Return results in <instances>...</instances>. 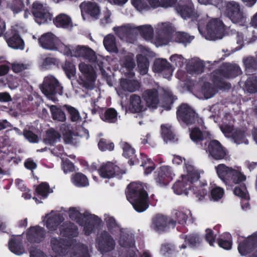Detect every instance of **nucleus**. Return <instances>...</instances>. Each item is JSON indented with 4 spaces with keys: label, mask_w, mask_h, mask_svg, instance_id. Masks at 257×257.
<instances>
[{
    "label": "nucleus",
    "mask_w": 257,
    "mask_h": 257,
    "mask_svg": "<svg viewBox=\"0 0 257 257\" xmlns=\"http://www.w3.org/2000/svg\"><path fill=\"white\" fill-rule=\"evenodd\" d=\"M63 69L65 71L67 77L70 79L75 76L76 68L73 63L69 61H66L63 66Z\"/></svg>",
    "instance_id": "4d7b16f0"
},
{
    "label": "nucleus",
    "mask_w": 257,
    "mask_h": 257,
    "mask_svg": "<svg viewBox=\"0 0 257 257\" xmlns=\"http://www.w3.org/2000/svg\"><path fill=\"white\" fill-rule=\"evenodd\" d=\"M60 234L64 237L72 238L77 236L78 228L73 222L66 221L59 227Z\"/></svg>",
    "instance_id": "5701e85b"
},
{
    "label": "nucleus",
    "mask_w": 257,
    "mask_h": 257,
    "mask_svg": "<svg viewBox=\"0 0 257 257\" xmlns=\"http://www.w3.org/2000/svg\"><path fill=\"white\" fill-rule=\"evenodd\" d=\"M133 5L139 11L150 10V7L145 0H132Z\"/></svg>",
    "instance_id": "bf43d9fd"
},
{
    "label": "nucleus",
    "mask_w": 257,
    "mask_h": 257,
    "mask_svg": "<svg viewBox=\"0 0 257 257\" xmlns=\"http://www.w3.org/2000/svg\"><path fill=\"white\" fill-rule=\"evenodd\" d=\"M84 56L83 58L88 60L90 62H95L97 61V56L95 52L91 48L86 47L84 51Z\"/></svg>",
    "instance_id": "e2e57ef3"
},
{
    "label": "nucleus",
    "mask_w": 257,
    "mask_h": 257,
    "mask_svg": "<svg viewBox=\"0 0 257 257\" xmlns=\"http://www.w3.org/2000/svg\"><path fill=\"white\" fill-rule=\"evenodd\" d=\"M61 135L57 131L53 128H50L46 132V137L44 139V142L51 146L60 140Z\"/></svg>",
    "instance_id": "72a5a7b5"
},
{
    "label": "nucleus",
    "mask_w": 257,
    "mask_h": 257,
    "mask_svg": "<svg viewBox=\"0 0 257 257\" xmlns=\"http://www.w3.org/2000/svg\"><path fill=\"white\" fill-rule=\"evenodd\" d=\"M84 10L86 14L91 17L97 19L100 14V10L97 4L95 2H88L84 5Z\"/></svg>",
    "instance_id": "4c0bfd02"
},
{
    "label": "nucleus",
    "mask_w": 257,
    "mask_h": 257,
    "mask_svg": "<svg viewBox=\"0 0 257 257\" xmlns=\"http://www.w3.org/2000/svg\"><path fill=\"white\" fill-rule=\"evenodd\" d=\"M72 182L77 187H85L89 185L86 176L81 173H76L72 176Z\"/></svg>",
    "instance_id": "79ce46f5"
},
{
    "label": "nucleus",
    "mask_w": 257,
    "mask_h": 257,
    "mask_svg": "<svg viewBox=\"0 0 257 257\" xmlns=\"http://www.w3.org/2000/svg\"><path fill=\"white\" fill-rule=\"evenodd\" d=\"M67 110L70 115L71 121H77L80 118V116L78 111L74 107L68 106L67 107Z\"/></svg>",
    "instance_id": "69168bd1"
},
{
    "label": "nucleus",
    "mask_w": 257,
    "mask_h": 257,
    "mask_svg": "<svg viewBox=\"0 0 257 257\" xmlns=\"http://www.w3.org/2000/svg\"><path fill=\"white\" fill-rule=\"evenodd\" d=\"M191 189L192 190H191V192L193 194H195V196L198 198L199 200H202L207 194V190L202 187L199 188L192 187Z\"/></svg>",
    "instance_id": "680f3d73"
},
{
    "label": "nucleus",
    "mask_w": 257,
    "mask_h": 257,
    "mask_svg": "<svg viewBox=\"0 0 257 257\" xmlns=\"http://www.w3.org/2000/svg\"><path fill=\"white\" fill-rule=\"evenodd\" d=\"M257 247V235L253 234L238 246V250L241 255H246L252 252Z\"/></svg>",
    "instance_id": "6ab92c4d"
},
{
    "label": "nucleus",
    "mask_w": 257,
    "mask_h": 257,
    "mask_svg": "<svg viewBox=\"0 0 257 257\" xmlns=\"http://www.w3.org/2000/svg\"><path fill=\"white\" fill-rule=\"evenodd\" d=\"M225 27L226 26L220 19H213L207 24V33L210 35L212 39H220L222 37Z\"/></svg>",
    "instance_id": "9b49d317"
},
{
    "label": "nucleus",
    "mask_w": 257,
    "mask_h": 257,
    "mask_svg": "<svg viewBox=\"0 0 257 257\" xmlns=\"http://www.w3.org/2000/svg\"><path fill=\"white\" fill-rule=\"evenodd\" d=\"M120 86L124 91L132 92L139 88V84L137 80L121 78L120 80Z\"/></svg>",
    "instance_id": "473e14b6"
},
{
    "label": "nucleus",
    "mask_w": 257,
    "mask_h": 257,
    "mask_svg": "<svg viewBox=\"0 0 257 257\" xmlns=\"http://www.w3.org/2000/svg\"><path fill=\"white\" fill-rule=\"evenodd\" d=\"M79 69L87 82H94L95 81L96 73L91 65L81 63L79 65Z\"/></svg>",
    "instance_id": "bb28decb"
},
{
    "label": "nucleus",
    "mask_w": 257,
    "mask_h": 257,
    "mask_svg": "<svg viewBox=\"0 0 257 257\" xmlns=\"http://www.w3.org/2000/svg\"><path fill=\"white\" fill-rule=\"evenodd\" d=\"M224 15L228 18L233 23L244 26L246 17L240 9L238 3L234 1L228 2L225 6Z\"/></svg>",
    "instance_id": "39448f33"
},
{
    "label": "nucleus",
    "mask_w": 257,
    "mask_h": 257,
    "mask_svg": "<svg viewBox=\"0 0 257 257\" xmlns=\"http://www.w3.org/2000/svg\"><path fill=\"white\" fill-rule=\"evenodd\" d=\"M204 65L200 62H195L191 65L190 70L194 74H199L204 71Z\"/></svg>",
    "instance_id": "774afa93"
},
{
    "label": "nucleus",
    "mask_w": 257,
    "mask_h": 257,
    "mask_svg": "<svg viewBox=\"0 0 257 257\" xmlns=\"http://www.w3.org/2000/svg\"><path fill=\"white\" fill-rule=\"evenodd\" d=\"M190 138L197 145H200L201 148L206 146V143L211 139L209 132L202 131L199 127H193L190 131Z\"/></svg>",
    "instance_id": "ddd939ff"
},
{
    "label": "nucleus",
    "mask_w": 257,
    "mask_h": 257,
    "mask_svg": "<svg viewBox=\"0 0 257 257\" xmlns=\"http://www.w3.org/2000/svg\"><path fill=\"white\" fill-rule=\"evenodd\" d=\"M32 13L36 22L39 24H44L52 19V15L49 13L48 9L37 1L34 2L32 5Z\"/></svg>",
    "instance_id": "0eeeda50"
},
{
    "label": "nucleus",
    "mask_w": 257,
    "mask_h": 257,
    "mask_svg": "<svg viewBox=\"0 0 257 257\" xmlns=\"http://www.w3.org/2000/svg\"><path fill=\"white\" fill-rule=\"evenodd\" d=\"M53 23L57 27L67 28L71 24V19L66 14H60L53 20Z\"/></svg>",
    "instance_id": "e433bc0d"
},
{
    "label": "nucleus",
    "mask_w": 257,
    "mask_h": 257,
    "mask_svg": "<svg viewBox=\"0 0 257 257\" xmlns=\"http://www.w3.org/2000/svg\"><path fill=\"white\" fill-rule=\"evenodd\" d=\"M42 90L47 96H53L56 94L62 95L63 93V87L58 80L52 76L44 79Z\"/></svg>",
    "instance_id": "6e6552de"
},
{
    "label": "nucleus",
    "mask_w": 257,
    "mask_h": 257,
    "mask_svg": "<svg viewBox=\"0 0 257 257\" xmlns=\"http://www.w3.org/2000/svg\"><path fill=\"white\" fill-rule=\"evenodd\" d=\"M176 115L178 121L187 125L197 122L198 125L202 126L203 123L202 118L199 117L194 109L187 103H182L177 107Z\"/></svg>",
    "instance_id": "20e7f679"
},
{
    "label": "nucleus",
    "mask_w": 257,
    "mask_h": 257,
    "mask_svg": "<svg viewBox=\"0 0 257 257\" xmlns=\"http://www.w3.org/2000/svg\"><path fill=\"white\" fill-rule=\"evenodd\" d=\"M153 70L157 73H163L165 78H169L172 75V66L167 60L164 59H156L154 62Z\"/></svg>",
    "instance_id": "a211bd4d"
},
{
    "label": "nucleus",
    "mask_w": 257,
    "mask_h": 257,
    "mask_svg": "<svg viewBox=\"0 0 257 257\" xmlns=\"http://www.w3.org/2000/svg\"><path fill=\"white\" fill-rule=\"evenodd\" d=\"M216 173L220 179L226 186V189L232 188L235 185L234 194L245 200L249 199L245 184L243 183L246 179V176L240 171L229 167L224 164H220L215 167Z\"/></svg>",
    "instance_id": "f257e3e1"
},
{
    "label": "nucleus",
    "mask_w": 257,
    "mask_h": 257,
    "mask_svg": "<svg viewBox=\"0 0 257 257\" xmlns=\"http://www.w3.org/2000/svg\"><path fill=\"white\" fill-rule=\"evenodd\" d=\"M247 91L251 93L257 92V76H250L245 83Z\"/></svg>",
    "instance_id": "3c124183"
},
{
    "label": "nucleus",
    "mask_w": 257,
    "mask_h": 257,
    "mask_svg": "<svg viewBox=\"0 0 257 257\" xmlns=\"http://www.w3.org/2000/svg\"><path fill=\"white\" fill-rule=\"evenodd\" d=\"M212 82L215 88L220 90H229L231 88V85L229 82L224 81V79L220 76L213 75Z\"/></svg>",
    "instance_id": "ea45409f"
},
{
    "label": "nucleus",
    "mask_w": 257,
    "mask_h": 257,
    "mask_svg": "<svg viewBox=\"0 0 257 257\" xmlns=\"http://www.w3.org/2000/svg\"><path fill=\"white\" fill-rule=\"evenodd\" d=\"M202 92L206 98L213 97L217 92V89L212 86L209 82L204 83L202 87Z\"/></svg>",
    "instance_id": "864d4df0"
},
{
    "label": "nucleus",
    "mask_w": 257,
    "mask_h": 257,
    "mask_svg": "<svg viewBox=\"0 0 257 257\" xmlns=\"http://www.w3.org/2000/svg\"><path fill=\"white\" fill-rule=\"evenodd\" d=\"M209 157L215 160H226L228 156V152L225 148L216 140L211 139L206 143V146L202 148Z\"/></svg>",
    "instance_id": "423d86ee"
},
{
    "label": "nucleus",
    "mask_w": 257,
    "mask_h": 257,
    "mask_svg": "<svg viewBox=\"0 0 257 257\" xmlns=\"http://www.w3.org/2000/svg\"><path fill=\"white\" fill-rule=\"evenodd\" d=\"M122 61L123 66L126 68L128 71L132 70L136 66L133 58L130 56H125Z\"/></svg>",
    "instance_id": "0e129e2a"
},
{
    "label": "nucleus",
    "mask_w": 257,
    "mask_h": 257,
    "mask_svg": "<svg viewBox=\"0 0 257 257\" xmlns=\"http://www.w3.org/2000/svg\"><path fill=\"white\" fill-rule=\"evenodd\" d=\"M61 222L62 218L59 215H52L47 219L46 226L50 231H55Z\"/></svg>",
    "instance_id": "c03bdc74"
},
{
    "label": "nucleus",
    "mask_w": 257,
    "mask_h": 257,
    "mask_svg": "<svg viewBox=\"0 0 257 257\" xmlns=\"http://www.w3.org/2000/svg\"><path fill=\"white\" fill-rule=\"evenodd\" d=\"M224 194V189L220 187L215 186L210 190V197L214 201L221 199Z\"/></svg>",
    "instance_id": "13d9d810"
},
{
    "label": "nucleus",
    "mask_w": 257,
    "mask_h": 257,
    "mask_svg": "<svg viewBox=\"0 0 257 257\" xmlns=\"http://www.w3.org/2000/svg\"><path fill=\"white\" fill-rule=\"evenodd\" d=\"M140 166L144 168V174L149 175L151 174L155 169V165L153 161L148 158V156L143 153H140Z\"/></svg>",
    "instance_id": "2f4dec72"
},
{
    "label": "nucleus",
    "mask_w": 257,
    "mask_h": 257,
    "mask_svg": "<svg viewBox=\"0 0 257 257\" xmlns=\"http://www.w3.org/2000/svg\"><path fill=\"white\" fill-rule=\"evenodd\" d=\"M231 137L234 142L237 144H248V141L246 139L245 132L244 131L236 130L233 132Z\"/></svg>",
    "instance_id": "8fccbe9b"
},
{
    "label": "nucleus",
    "mask_w": 257,
    "mask_h": 257,
    "mask_svg": "<svg viewBox=\"0 0 257 257\" xmlns=\"http://www.w3.org/2000/svg\"><path fill=\"white\" fill-rule=\"evenodd\" d=\"M120 237L118 241L119 244L124 248L132 247L135 245V240L128 233L120 231Z\"/></svg>",
    "instance_id": "c9c22d12"
},
{
    "label": "nucleus",
    "mask_w": 257,
    "mask_h": 257,
    "mask_svg": "<svg viewBox=\"0 0 257 257\" xmlns=\"http://www.w3.org/2000/svg\"><path fill=\"white\" fill-rule=\"evenodd\" d=\"M117 111L111 107L100 108L99 111L100 118L102 120L107 123H116L117 121Z\"/></svg>",
    "instance_id": "b1692460"
},
{
    "label": "nucleus",
    "mask_w": 257,
    "mask_h": 257,
    "mask_svg": "<svg viewBox=\"0 0 257 257\" xmlns=\"http://www.w3.org/2000/svg\"><path fill=\"white\" fill-rule=\"evenodd\" d=\"M46 235L43 227L39 225L31 226L27 230V239L30 243H40L42 241Z\"/></svg>",
    "instance_id": "dca6fc26"
},
{
    "label": "nucleus",
    "mask_w": 257,
    "mask_h": 257,
    "mask_svg": "<svg viewBox=\"0 0 257 257\" xmlns=\"http://www.w3.org/2000/svg\"><path fill=\"white\" fill-rule=\"evenodd\" d=\"M177 10L181 16L185 19L193 18L195 16L194 5L192 3H188L187 4L183 5H179L177 8Z\"/></svg>",
    "instance_id": "7c9ffc66"
},
{
    "label": "nucleus",
    "mask_w": 257,
    "mask_h": 257,
    "mask_svg": "<svg viewBox=\"0 0 257 257\" xmlns=\"http://www.w3.org/2000/svg\"><path fill=\"white\" fill-rule=\"evenodd\" d=\"M194 38V36L182 32H177L174 36V41L176 42L182 44L184 46H186L187 44L190 43Z\"/></svg>",
    "instance_id": "a18cd8bd"
},
{
    "label": "nucleus",
    "mask_w": 257,
    "mask_h": 257,
    "mask_svg": "<svg viewBox=\"0 0 257 257\" xmlns=\"http://www.w3.org/2000/svg\"><path fill=\"white\" fill-rule=\"evenodd\" d=\"M200 177V173L198 171L193 168H189L188 169L187 174L186 176H182V178H183V180L186 181L188 184H190L191 187H193L192 184L197 181Z\"/></svg>",
    "instance_id": "58836bf2"
},
{
    "label": "nucleus",
    "mask_w": 257,
    "mask_h": 257,
    "mask_svg": "<svg viewBox=\"0 0 257 257\" xmlns=\"http://www.w3.org/2000/svg\"><path fill=\"white\" fill-rule=\"evenodd\" d=\"M70 212L69 216L71 218H75L77 223L80 226H83V230L86 235H89L95 230V227L99 225L101 221V219L96 215L91 214L88 211H85L83 214L79 211L75 210L74 208Z\"/></svg>",
    "instance_id": "7ed1b4c3"
},
{
    "label": "nucleus",
    "mask_w": 257,
    "mask_h": 257,
    "mask_svg": "<svg viewBox=\"0 0 257 257\" xmlns=\"http://www.w3.org/2000/svg\"><path fill=\"white\" fill-rule=\"evenodd\" d=\"M129 109L133 113L142 112L146 109L141 98L137 94H133L130 96Z\"/></svg>",
    "instance_id": "cd10ccee"
},
{
    "label": "nucleus",
    "mask_w": 257,
    "mask_h": 257,
    "mask_svg": "<svg viewBox=\"0 0 257 257\" xmlns=\"http://www.w3.org/2000/svg\"><path fill=\"white\" fill-rule=\"evenodd\" d=\"M98 173L103 179H110L124 173L118 166L110 162L101 164L98 168Z\"/></svg>",
    "instance_id": "9d476101"
},
{
    "label": "nucleus",
    "mask_w": 257,
    "mask_h": 257,
    "mask_svg": "<svg viewBox=\"0 0 257 257\" xmlns=\"http://www.w3.org/2000/svg\"><path fill=\"white\" fill-rule=\"evenodd\" d=\"M50 111L52 118L55 120L64 122L66 120V115L61 108L56 105H52L50 107Z\"/></svg>",
    "instance_id": "49530a36"
},
{
    "label": "nucleus",
    "mask_w": 257,
    "mask_h": 257,
    "mask_svg": "<svg viewBox=\"0 0 257 257\" xmlns=\"http://www.w3.org/2000/svg\"><path fill=\"white\" fill-rule=\"evenodd\" d=\"M121 147L123 150L122 156L128 159V164L130 166L139 165L140 160L135 154L136 151L131 145L126 142H122Z\"/></svg>",
    "instance_id": "412c9836"
},
{
    "label": "nucleus",
    "mask_w": 257,
    "mask_h": 257,
    "mask_svg": "<svg viewBox=\"0 0 257 257\" xmlns=\"http://www.w3.org/2000/svg\"><path fill=\"white\" fill-rule=\"evenodd\" d=\"M241 72L240 67L235 64L226 63L219 71L221 76L226 78H233L237 76Z\"/></svg>",
    "instance_id": "a878e982"
},
{
    "label": "nucleus",
    "mask_w": 257,
    "mask_h": 257,
    "mask_svg": "<svg viewBox=\"0 0 257 257\" xmlns=\"http://www.w3.org/2000/svg\"><path fill=\"white\" fill-rule=\"evenodd\" d=\"M190 184L186 181L183 180V178L181 181L178 180L173 185L172 188L175 193L178 195H181L182 194L185 195H188L189 192L192 190Z\"/></svg>",
    "instance_id": "c756f323"
},
{
    "label": "nucleus",
    "mask_w": 257,
    "mask_h": 257,
    "mask_svg": "<svg viewBox=\"0 0 257 257\" xmlns=\"http://www.w3.org/2000/svg\"><path fill=\"white\" fill-rule=\"evenodd\" d=\"M10 250L16 255H20L25 253L23 237L21 235H13L9 241Z\"/></svg>",
    "instance_id": "4be33fe9"
},
{
    "label": "nucleus",
    "mask_w": 257,
    "mask_h": 257,
    "mask_svg": "<svg viewBox=\"0 0 257 257\" xmlns=\"http://www.w3.org/2000/svg\"><path fill=\"white\" fill-rule=\"evenodd\" d=\"M151 228L161 233L168 230V218L162 215H157L152 220Z\"/></svg>",
    "instance_id": "393cba45"
},
{
    "label": "nucleus",
    "mask_w": 257,
    "mask_h": 257,
    "mask_svg": "<svg viewBox=\"0 0 257 257\" xmlns=\"http://www.w3.org/2000/svg\"><path fill=\"white\" fill-rule=\"evenodd\" d=\"M58 38L52 33L47 32L43 34L38 39L40 46L44 49L54 50L56 49Z\"/></svg>",
    "instance_id": "f3484780"
},
{
    "label": "nucleus",
    "mask_w": 257,
    "mask_h": 257,
    "mask_svg": "<svg viewBox=\"0 0 257 257\" xmlns=\"http://www.w3.org/2000/svg\"><path fill=\"white\" fill-rule=\"evenodd\" d=\"M106 225L108 231L112 235H115L120 231L123 230L120 226L116 222L114 217L109 216L105 219Z\"/></svg>",
    "instance_id": "f704fd0d"
},
{
    "label": "nucleus",
    "mask_w": 257,
    "mask_h": 257,
    "mask_svg": "<svg viewBox=\"0 0 257 257\" xmlns=\"http://www.w3.org/2000/svg\"><path fill=\"white\" fill-rule=\"evenodd\" d=\"M142 98L149 107L156 108L159 103V92L156 88L145 90L142 93Z\"/></svg>",
    "instance_id": "aec40b11"
},
{
    "label": "nucleus",
    "mask_w": 257,
    "mask_h": 257,
    "mask_svg": "<svg viewBox=\"0 0 257 257\" xmlns=\"http://www.w3.org/2000/svg\"><path fill=\"white\" fill-rule=\"evenodd\" d=\"M138 30L141 36L145 39L150 40L152 38L153 35V29L150 25L140 26Z\"/></svg>",
    "instance_id": "6e6d98bb"
},
{
    "label": "nucleus",
    "mask_w": 257,
    "mask_h": 257,
    "mask_svg": "<svg viewBox=\"0 0 257 257\" xmlns=\"http://www.w3.org/2000/svg\"><path fill=\"white\" fill-rule=\"evenodd\" d=\"M53 251L57 255L64 256L67 253L68 241L63 238L52 237L50 241Z\"/></svg>",
    "instance_id": "4468645a"
},
{
    "label": "nucleus",
    "mask_w": 257,
    "mask_h": 257,
    "mask_svg": "<svg viewBox=\"0 0 257 257\" xmlns=\"http://www.w3.org/2000/svg\"><path fill=\"white\" fill-rule=\"evenodd\" d=\"M13 158L8 148L0 150V166L5 167L11 162Z\"/></svg>",
    "instance_id": "603ef678"
},
{
    "label": "nucleus",
    "mask_w": 257,
    "mask_h": 257,
    "mask_svg": "<svg viewBox=\"0 0 257 257\" xmlns=\"http://www.w3.org/2000/svg\"><path fill=\"white\" fill-rule=\"evenodd\" d=\"M98 147L101 151H112L114 150V145L110 141L101 138L98 143Z\"/></svg>",
    "instance_id": "5fc2aeb1"
},
{
    "label": "nucleus",
    "mask_w": 257,
    "mask_h": 257,
    "mask_svg": "<svg viewBox=\"0 0 257 257\" xmlns=\"http://www.w3.org/2000/svg\"><path fill=\"white\" fill-rule=\"evenodd\" d=\"M56 49L53 51H58L67 56L72 57L73 47L71 45H66L59 39L56 43Z\"/></svg>",
    "instance_id": "de8ad7c7"
},
{
    "label": "nucleus",
    "mask_w": 257,
    "mask_h": 257,
    "mask_svg": "<svg viewBox=\"0 0 257 257\" xmlns=\"http://www.w3.org/2000/svg\"><path fill=\"white\" fill-rule=\"evenodd\" d=\"M173 173L171 168L168 166L160 167L154 174L155 180L159 186H167L173 180Z\"/></svg>",
    "instance_id": "f8f14e48"
},
{
    "label": "nucleus",
    "mask_w": 257,
    "mask_h": 257,
    "mask_svg": "<svg viewBox=\"0 0 257 257\" xmlns=\"http://www.w3.org/2000/svg\"><path fill=\"white\" fill-rule=\"evenodd\" d=\"M137 63L140 73L142 75L146 74L148 72L149 66L148 59L143 55H139L137 57Z\"/></svg>",
    "instance_id": "09e8293b"
},
{
    "label": "nucleus",
    "mask_w": 257,
    "mask_h": 257,
    "mask_svg": "<svg viewBox=\"0 0 257 257\" xmlns=\"http://www.w3.org/2000/svg\"><path fill=\"white\" fill-rule=\"evenodd\" d=\"M162 137L166 143H174L178 141V138L172 131V126L169 124H162L161 126Z\"/></svg>",
    "instance_id": "c85d7f7f"
},
{
    "label": "nucleus",
    "mask_w": 257,
    "mask_h": 257,
    "mask_svg": "<svg viewBox=\"0 0 257 257\" xmlns=\"http://www.w3.org/2000/svg\"><path fill=\"white\" fill-rule=\"evenodd\" d=\"M125 193L127 200L136 211L142 212L149 207L148 194L142 184L136 182L130 183L126 187Z\"/></svg>",
    "instance_id": "f03ea898"
},
{
    "label": "nucleus",
    "mask_w": 257,
    "mask_h": 257,
    "mask_svg": "<svg viewBox=\"0 0 257 257\" xmlns=\"http://www.w3.org/2000/svg\"><path fill=\"white\" fill-rule=\"evenodd\" d=\"M103 45L107 51L110 52H117L115 38L112 35H108L103 39Z\"/></svg>",
    "instance_id": "37998d69"
},
{
    "label": "nucleus",
    "mask_w": 257,
    "mask_h": 257,
    "mask_svg": "<svg viewBox=\"0 0 257 257\" xmlns=\"http://www.w3.org/2000/svg\"><path fill=\"white\" fill-rule=\"evenodd\" d=\"M99 251L107 253L113 250L115 246V242L112 236L107 231H103L96 240Z\"/></svg>",
    "instance_id": "1a4fd4ad"
},
{
    "label": "nucleus",
    "mask_w": 257,
    "mask_h": 257,
    "mask_svg": "<svg viewBox=\"0 0 257 257\" xmlns=\"http://www.w3.org/2000/svg\"><path fill=\"white\" fill-rule=\"evenodd\" d=\"M8 46L14 49L24 50L25 43L20 35L19 32L16 30H12L11 32L8 33L5 36Z\"/></svg>",
    "instance_id": "2eb2a0df"
},
{
    "label": "nucleus",
    "mask_w": 257,
    "mask_h": 257,
    "mask_svg": "<svg viewBox=\"0 0 257 257\" xmlns=\"http://www.w3.org/2000/svg\"><path fill=\"white\" fill-rule=\"evenodd\" d=\"M185 242H187L191 246H195L197 244L200 242L199 236L195 234L186 235Z\"/></svg>",
    "instance_id": "338daca9"
},
{
    "label": "nucleus",
    "mask_w": 257,
    "mask_h": 257,
    "mask_svg": "<svg viewBox=\"0 0 257 257\" xmlns=\"http://www.w3.org/2000/svg\"><path fill=\"white\" fill-rule=\"evenodd\" d=\"M53 192L50 188L49 184L46 182H43L39 184L35 189V192L37 196L41 198H46L49 194Z\"/></svg>",
    "instance_id": "a19ab883"
},
{
    "label": "nucleus",
    "mask_w": 257,
    "mask_h": 257,
    "mask_svg": "<svg viewBox=\"0 0 257 257\" xmlns=\"http://www.w3.org/2000/svg\"><path fill=\"white\" fill-rule=\"evenodd\" d=\"M243 63L246 70H255L257 66V61L253 57H248L243 60Z\"/></svg>",
    "instance_id": "052dcab7"
}]
</instances>
